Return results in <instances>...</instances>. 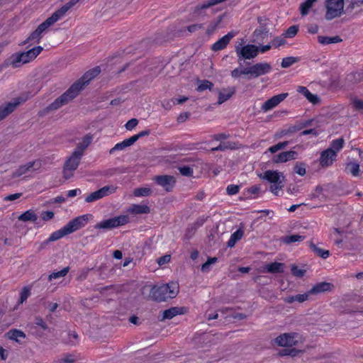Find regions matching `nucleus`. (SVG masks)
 <instances>
[{"instance_id":"nucleus-1","label":"nucleus","mask_w":363,"mask_h":363,"mask_svg":"<svg viewBox=\"0 0 363 363\" xmlns=\"http://www.w3.org/2000/svg\"><path fill=\"white\" fill-rule=\"evenodd\" d=\"M100 72L101 68L99 66L86 72L77 81L71 85L65 92L57 98L46 108L40 111L39 115L41 116H45L48 113L56 111L62 106L67 104L76 98L80 91L84 89V86L88 84L92 79L98 76Z\"/></svg>"},{"instance_id":"nucleus-2","label":"nucleus","mask_w":363,"mask_h":363,"mask_svg":"<svg viewBox=\"0 0 363 363\" xmlns=\"http://www.w3.org/2000/svg\"><path fill=\"white\" fill-rule=\"evenodd\" d=\"M43 50V47L36 46L26 52L14 53L9 58V64L13 68L19 67L34 60Z\"/></svg>"},{"instance_id":"nucleus-3","label":"nucleus","mask_w":363,"mask_h":363,"mask_svg":"<svg viewBox=\"0 0 363 363\" xmlns=\"http://www.w3.org/2000/svg\"><path fill=\"white\" fill-rule=\"evenodd\" d=\"M235 50L238 56V62L242 67V61L251 60L257 56L259 47L250 44L242 46V43H240L235 46Z\"/></svg>"},{"instance_id":"nucleus-4","label":"nucleus","mask_w":363,"mask_h":363,"mask_svg":"<svg viewBox=\"0 0 363 363\" xmlns=\"http://www.w3.org/2000/svg\"><path fill=\"white\" fill-rule=\"evenodd\" d=\"M344 5V0H325V19L331 21L341 16L345 13Z\"/></svg>"},{"instance_id":"nucleus-5","label":"nucleus","mask_w":363,"mask_h":363,"mask_svg":"<svg viewBox=\"0 0 363 363\" xmlns=\"http://www.w3.org/2000/svg\"><path fill=\"white\" fill-rule=\"evenodd\" d=\"M55 21L50 16L45 21L40 23L38 28L33 31L30 35L22 43V45H26L30 42L35 41L38 43L40 42L42 38L41 34L50 26L53 25Z\"/></svg>"},{"instance_id":"nucleus-6","label":"nucleus","mask_w":363,"mask_h":363,"mask_svg":"<svg viewBox=\"0 0 363 363\" xmlns=\"http://www.w3.org/2000/svg\"><path fill=\"white\" fill-rule=\"evenodd\" d=\"M128 216H119L107 220H104L95 225L96 229H112L128 223Z\"/></svg>"},{"instance_id":"nucleus-7","label":"nucleus","mask_w":363,"mask_h":363,"mask_svg":"<svg viewBox=\"0 0 363 363\" xmlns=\"http://www.w3.org/2000/svg\"><path fill=\"white\" fill-rule=\"evenodd\" d=\"M300 338L301 337L297 333H284L276 337L274 342L278 346L292 347L298 343Z\"/></svg>"},{"instance_id":"nucleus-8","label":"nucleus","mask_w":363,"mask_h":363,"mask_svg":"<svg viewBox=\"0 0 363 363\" xmlns=\"http://www.w3.org/2000/svg\"><path fill=\"white\" fill-rule=\"evenodd\" d=\"M117 186L113 185H107L100 189L91 193L85 198L86 203H91L99 199H101L105 196L112 194L116 192Z\"/></svg>"},{"instance_id":"nucleus-9","label":"nucleus","mask_w":363,"mask_h":363,"mask_svg":"<svg viewBox=\"0 0 363 363\" xmlns=\"http://www.w3.org/2000/svg\"><path fill=\"white\" fill-rule=\"evenodd\" d=\"M247 68L249 72L247 79H250L252 77L256 78L269 73L272 69V66L267 62H259L247 67Z\"/></svg>"},{"instance_id":"nucleus-10","label":"nucleus","mask_w":363,"mask_h":363,"mask_svg":"<svg viewBox=\"0 0 363 363\" xmlns=\"http://www.w3.org/2000/svg\"><path fill=\"white\" fill-rule=\"evenodd\" d=\"M91 216H92L91 214H85L78 216L68 222L66 224V226L69 233H74L76 230L84 227Z\"/></svg>"},{"instance_id":"nucleus-11","label":"nucleus","mask_w":363,"mask_h":363,"mask_svg":"<svg viewBox=\"0 0 363 363\" xmlns=\"http://www.w3.org/2000/svg\"><path fill=\"white\" fill-rule=\"evenodd\" d=\"M154 181L157 184L163 187L167 192L172 191L176 183L174 177L171 175L156 176Z\"/></svg>"},{"instance_id":"nucleus-12","label":"nucleus","mask_w":363,"mask_h":363,"mask_svg":"<svg viewBox=\"0 0 363 363\" xmlns=\"http://www.w3.org/2000/svg\"><path fill=\"white\" fill-rule=\"evenodd\" d=\"M169 296V294L167 291V286H164V284L160 286H154L151 289L150 296L152 299L155 301H164L167 298H171Z\"/></svg>"},{"instance_id":"nucleus-13","label":"nucleus","mask_w":363,"mask_h":363,"mask_svg":"<svg viewBox=\"0 0 363 363\" xmlns=\"http://www.w3.org/2000/svg\"><path fill=\"white\" fill-rule=\"evenodd\" d=\"M334 285L330 282L322 281L315 284L308 290L311 296H317L322 293L330 292L334 289Z\"/></svg>"},{"instance_id":"nucleus-14","label":"nucleus","mask_w":363,"mask_h":363,"mask_svg":"<svg viewBox=\"0 0 363 363\" xmlns=\"http://www.w3.org/2000/svg\"><path fill=\"white\" fill-rule=\"evenodd\" d=\"M288 96V93H282L278 95L274 96L272 98L267 100L262 106V109L264 111H267L272 109L281 101H283Z\"/></svg>"},{"instance_id":"nucleus-15","label":"nucleus","mask_w":363,"mask_h":363,"mask_svg":"<svg viewBox=\"0 0 363 363\" xmlns=\"http://www.w3.org/2000/svg\"><path fill=\"white\" fill-rule=\"evenodd\" d=\"M336 151L333 148H328L320 154V164L322 167H329L335 160Z\"/></svg>"},{"instance_id":"nucleus-16","label":"nucleus","mask_w":363,"mask_h":363,"mask_svg":"<svg viewBox=\"0 0 363 363\" xmlns=\"http://www.w3.org/2000/svg\"><path fill=\"white\" fill-rule=\"evenodd\" d=\"M20 98L14 99L13 102H9L5 105L0 106V121L6 118L10 113H11L16 108L21 104Z\"/></svg>"},{"instance_id":"nucleus-17","label":"nucleus","mask_w":363,"mask_h":363,"mask_svg":"<svg viewBox=\"0 0 363 363\" xmlns=\"http://www.w3.org/2000/svg\"><path fill=\"white\" fill-rule=\"evenodd\" d=\"M79 0H69L67 4L63 5L61 8L55 11L52 15L51 18L57 22L62 17H63L66 13L72 8L74 5H76Z\"/></svg>"},{"instance_id":"nucleus-18","label":"nucleus","mask_w":363,"mask_h":363,"mask_svg":"<svg viewBox=\"0 0 363 363\" xmlns=\"http://www.w3.org/2000/svg\"><path fill=\"white\" fill-rule=\"evenodd\" d=\"M298 152L293 150L282 152L278 155H274L272 162L274 163L286 162L289 160H295L297 158Z\"/></svg>"},{"instance_id":"nucleus-19","label":"nucleus","mask_w":363,"mask_h":363,"mask_svg":"<svg viewBox=\"0 0 363 363\" xmlns=\"http://www.w3.org/2000/svg\"><path fill=\"white\" fill-rule=\"evenodd\" d=\"M235 36L233 32H229L225 35L223 36L211 46L213 51L217 52L223 50L229 44L230 40Z\"/></svg>"},{"instance_id":"nucleus-20","label":"nucleus","mask_w":363,"mask_h":363,"mask_svg":"<svg viewBox=\"0 0 363 363\" xmlns=\"http://www.w3.org/2000/svg\"><path fill=\"white\" fill-rule=\"evenodd\" d=\"M82 156L78 152H73L71 156L65 161L64 167L70 170H76L80 163Z\"/></svg>"},{"instance_id":"nucleus-21","label":"nucleus","mask_w":363,"mask_h":363,"mask_svg":"<svg viewBox=\"0 0 363 363\" xmlns=\"http://www.w3.org/2000/svg\"><path fill=\"white\" fill-rule=\"evenodd\" d=\"M259 177L262 179L267 180L270 183H274L281 180V177L284 180L283 173L272 170H267L263 174H259Z\"/></svg>"},{"instance_id":"nucleus-22","label":"nucleus","mask_w":363,"mask_h":363,"mask_svg":"<svg viewBox=\"0 0 363 363\" xmlns=\"http://www.w3.org/2000/svg\"><path fill=\"white\" fill-rule=\"evenodd\" d=\"M5 337L9 340L15 341L16 342H17L18 344H21L22 342L21 340V338L25 339L26 337V335L22 330L15 328V329H11V330H9L5 334Z\"/></svg>"},{"instance_id":"nucleus-23","label":"nucleus","mask_w":363,"mask_h":363,"mask_svg":"<svg viewBox=\"0 0 363 363\" xmlns=\"http://www.w3.org/2000/svg\"><path fill=\"white\" fill-rule=\"evenodd\" d=\"M93 139V136L91 134H86L83 138L82 142L77 144V148L74 150V152H78L81 156H83L84 150L88 147V146L91 143Z\"/></svg>"},{"instance_id":"nucleus-24","label":"nucleus","mask_w":363,"mask_h":363,"mask_svg":"<svg viewBox=\"0 0 363 363\" xmlns=\"http://www.w3.org/2000/svg\"><path fill=\"white\" fill-rule=\"evenodd\" d=\"M297 91L304 95L306 98L313 104H317L320 101L319 97L317 95L311 93L306 86H298Z\"/></svg>"},{"instance_id":"nucleus-25","label":"nucleus","mask_w":363,"mask_h":363,"mask_svg":"<svg viewBox=\"0 0 363 363\" xmlns=\"http://www.w3.org/2000/svg\"><path fill=\"white\" fill-rule=\"evenodd\" d=\"M311 298V296L309 294V291H306L303 294H297L295 296H289L284 298V301L287 303H292L294 301H298L299 303H303L306 301H308Z\"/></svg>"},{"instance_id":"nucleus-26","label":"nucleus","mask_w":363,"mask_h":363,"mask_svg":"<svg viewBox=\"0 0 363 363\" xmlns=\"http://www.w3.org/2000/svg\"><path fill=\"white\" fill-rule=\"evenodd\" d=\"M185 308L184 307H172L163 311L162 319H172L177 315L183 314Z\"/></svg>"},{"instance_id":"nucleus-27","label":"nucleus","mask_w":363,"mask_h":363,"mask_svg":"<svg viewBox=\"0 0 363 363\" xmlns=\"http://www.w3.org/2000/svg\"><path fill=\"white\" fill-rule=\"evenodd\" d=\"M285 264L281 262H274L267 264L264 270L272 274L282 273L284 270Z\"/></svg>"},{"instance_id":"nucleus-28","label":"nucleus","mask_w":363,"mask_h":363,"mask_svg":"<svg viewBox=\"0 0 363 363\" xmlns=\"http://www.w3.org/2000/svg\"><path fill=\"white\" fill-rule=\"evenodd\" d=\"M132 214H147L150 213V208L145 204H133L128 209Z\"/></svg>"},{"instance_id":"nucleus-29","label":"nucleus","mask_w":363,"mask_h":363,"mask_svg":"<svg viewBox=\"0 0 363 363\" xmlns=\"http://www.w3.org/2000/svg\"><path fill=\"white\" fill-rule=\"evenodd\" d=\"M235 93V87H228L218 94V104H221L228 100Z\"/></svg>"},{"instance_id":"nucleus-30","label":"nucleus","mask_w":363,"mask_h":363,"mask_svg":"<svg viewBox=\"0 0 363 363\" xmlns=\"http://www.w3.org/2000/svg\"><path fill=\"white\" fill-rule=\"evenodd\" d=\"M269 33V30L267 27L266 23H261V26L253 33V37L255 38V40L256 42H258L259 40H262L264 38V36H267Z\"/></svg>"},{"instance_id":"nucleus-31","label":"nucleus","mask_w":363,"mask_h":363,"mask_svg":"<svg viewBox=\"0 0 363 363\" xmlns=\"http://www.w3.org/2000/svg\"><path fill=\"white\" fill-rule=\"evenodd\" d=\"M35 161L29 162L26 163V164L20 166L16 171H14L12 174V177L13 178L19 177L21 175L26 174L28 171H30V169L34 167L35 164Z\"/></svg>"},{"instance_id":"nucleus-32","label":"nucleus","mask_w":363,"mask_h":363,"mask_svg":"<svg viewBox=\"0 0 363 363\" xmlns=\"http://www.w3.org/2000/svg\"><path fill=\"white\" fill-rule=\"evenodd\" d=\"M318 42L323 45H329L332 43H338L342 41V39L338 36H323V35H318L317 37Z\"/></svg>"},{"instance_id":"nucleus-33","label":"nucleus","mask_w":363,"mask_h":363,"mask_svg":"<svg viewBox=\"0 0 363 363\" xmlns=\"http://www.w3.org/2000/svg\"><path fill=\"white\" fill-rule=\"evenodd\" d=\"M134 143H135V142L133 141V138H132L130 137V138H129L128 139L124 140L121 143H118L116 144L115 146L110 150L109 154L111 155L115 151L123 150L125 148H126V147H128L129 146H131Z\"/></svg>"},{"instance_id":"nucleus-34","label":"nucleus","mask_w":363,"mask_h":363,"mask_svg":"<svg viewBox=\"0 0 363 363\" xmlns=\"http://www.w3.org/2000/svg\"><path fill=\"white\" fill-rule=\"evenodd\" d=\"M70 234L66 225L61 229L53 232L48 238V241H56L62 237Z\"/></svg>"},{"instance_id":"nucleus-35","label":"nucleus","mask_w":363,"mask_h":363,"mask_svg":"<svg viewBox=\"0 0 363 363\" xmlns=\"http://www.w3.org/2000/svg\"><path fill=\"white\" fill-rule=\"evenodd\" d=\"M309 247L314 254L323 259H327L330 255L329 250L318 247L312 241L309 242Z\"/></svg>"},{"instance_id":"nucleus-36","label":"nucleus","mask_w":363,"mask_h":363,"mask_svg":"<svg viewBox=\"0 0 363 363\" xmlns=\"http://www.w3.org/2000/svg\"><path fill=\"white\" fill-rule=\"evenodd\" d=\"M18 220L23 222H36L38 220V216L33 210H28L19 216Z\"/></svg>"},{"instance_id":"nucleus-37","label":"nucleus","mask_w":363,"mask_h":363,"mask_svg":"<svg viewBox=\"0 0 363 363\" xmlns=\"http://www.w3.org/2000/svg\"><path fill=\"white\" fill-rule=\"evenodd\" d=\"M298 131V128L296 125V123L294 125H290L288 128H284L281 130L276 134L277 138H281L285 135H291L294 133Z\"/></svg>"},{"instance_id":"nucleus-38","label":"nucleus","mask_w":363,"mask_h":363,"mask_svg":"<svg viewBox=\"0 0 363 363\" xmlns=\"http://www.w3.org/2000/svg\"><path fill=\"white\" fill-rule=\"evenodd\" d=\"M224 15H220L216 19L212 21L206 29V34L210 35L214 33L218 25L222 22Z\"/></svg>"},{"instance_id":"nucleus-39","label":"nucleus","mask_w":363,"mask_h":363,"mask_svg":"<svg viewBox=\"0 0 363 363\" xmlns=\"http://www.w3.org/2000/svg\"><path fill=\"white\" fill-rule=\"evenodd\" d=\"M305 239V236L299 235H291L284 236L281 238V240L285 244H291L296 242H301Z\"/></svg>"},{"instance_id":"nucleus-40","label":"nucleus","mask_w":363,"mask_h":363,"mask_svg":"<svg viewBox=\"0 0 363 363\" xmlns=\"http://www.w3.org/2000/svg\"><path fill=\"white\" fill-rule=\"evenodd\" d=\"M69 271V267H66L63 268L60 271L55 272H52L48 276V280L50 281H51L53 279H60L61 277H65Z\"/></svg>"},{"instance_id":"nucleus-41","label":"nucleus","mask_w":363,"mask_h":363,"mask_svg":"<svg viewBox=\"0 0 363 363\" xmlns=\"http://www.w3.org/2000/svg\"><path fill=\"white\" fill-rule=\"evenodd\" d=\"M164 286H167V291L169 294V297L174 298L179 292V285L175 282H171L169 284H164Z\"/></svg>"},{"instance_id":"nucleus-42","label":"nucleus","mask_w":363,"mask_h":363,"mask_svg":"<svg viewBox=\"0 0 363 363\" xmlns=\"http://www.w3.org/2000/svg\"><path fill=\"white\" fill-rule=\"evenodd\" d=\"M235 143H232V142H227V143H220L218 146H217L216 147H213L211 149V151L212 152L224 151V150H225L227 149L233 150V149L235 148Z\"/></svg>"},{"instance_id":"nucleus-43","label":"nucleus","mask_w":363,"mask_h":363,"mask_svg":"<svg viewBox=\"0 0 363 363\" xmlns=\"http://www.w3.org/2000/svg\"><path fill=\"white\" fill-rule=\"evenodd\" d=\"M230 75L233 78L237 79L240 77L241 75H247L249 76L248 68H235L231 71Z\"/></svg>"},{"instance_id":"nucleus-44","label":"nucleus","mask_w":363,"mask_h":363,"mask_svg":"<svg viewBox=\"0 0 363 363\" xmlns=\"http://www.w3.org/2000/svg\"><path fill=\"white\" fill-rule=\"evenodd\" d=\"M306 164L304 162H296L294 167V172L300 176H304L306 173Z\"/></svg>"},{"instance_id":"nucleus-45","label":"nucleus","mask_w":363,"mask_h":363,"mask_svg":"<svg viewBox=\"0 0 363 363\" xmlns=\"http://www.w3.org/2000/svg\"><path fill=\"white\" fill-rule=\"evenodd\" d=\"M151 194V189L146 187L137 188L133 191V195L137 197L147 196H150Z\"/></svg>"},{"instance_id":"nucleus-46","label":"nucleus","mask_w":363,"mask_h":363,"mask_svg":"<svg viewBox=\"0 0 363 363\" xmlns=\"http://www.w3.org/2000/svg\"><path fill=\"white\" fill-rule=\"evenodd\" d=\"M299 59L296 57H287L282 59L281 66L283 68H288L294 63L298 62Z\"/></svg>"},{"instance_id":"nucleus-47","label":"nucleus","mask_w":363,"mask_h":363,"mask_svg":"<svg viewBox=\"0 0 363 363\" xmlns=\"http://www.w3.org/2000/svg\"><path fill=\"white\" fill-rule=\"evenodd\" d=\"M313 4L314 3L313 2L307 1H304L303 3H301L299 7L301 16H306L308 13L310 9L313 6Z\"/></svg>"},{"instance_id":"nucleus-48","label":"nucleus","mask_w":363,"mask_h":363,"mask_svg":"<svg viewBox=\"0 0 363 363\" xmlns=\"http://www.w3.org/2000/svg\"><path fill=\"white\" fill-rule=\"evenodd\" d=\"M284 187V180L283 179L281 180L278 181L277 182L272 183L270 186V191L276 196L279 195V190H281Z\"/></svg>"},{"instance_id":"nucleus-49","label":"nucleus","mask_w":363,"mask_h":363,"mask_svg":"<svg viewBox=\"0 0 363 363\" xmlns=\"http://www.w3.org/2000/svg\"><path fill=\"white\" fill-rule=\"evenodd\" d=\"M289 141H284V142H281V143H279L277 144H276L275 145H273L272 147H270L268 150L274 154L275 152H277V151L280 150H282V149H284L288 145H289Z\"/></svg>"},{"instance_id":"nucleus-50","label":"nucleus","mask_w":363,"mask_h":363,"mask_svg":"<svg viewBox=\"0 0 363 363\" xmlns=\"http://www.w3.org/2000/svg\"><path fill=\"white\" fill-rule=\"evenodd\" d=\"M344 143H345L344 139L342 138L334 140L332 142L330 148H333V150L336 151V153H337L338 151H340L342 149V147H343Z\"/></svg>"},{"instance_id":"nucleus-51","label":"nucleus","mask_w":363,"mask_h":363,"mask_svg":"<svg viewBox=\"0 0 363 363\" xmlns=\"http://www.w3.org/2000/svg\"><path fill=\"white\" fill-rule=\"evenodd\" d=\"M347 168L350 169V173L353 176H357L359 175L360 169H359V164L356 162H350L347 164Z\"/></svg>"},{"instance_id":"nucleus-52","label":"nucleus","mask_w":363,"mask_h":363,"mask_svg":"<svg viewBox=\"0 0 363 363\" xmlns=\"http://www.w3.org/2000/svg\"><path fill=\"white\" fill-rule=\"evenodd\" d=\"M298 31V26H290L283 34L285 38H293L294 37Z\"/></svg>"},{"instance_id":"nucleus-53","label":"nucleus","mask_w":363,"mask_h":363,"mask_svg":"<svg viewBox=\"0 0 363 363\" xmlns=\"http://www.w3.org/2000/svg\"><path fill=\"white\" fill-rule=\"evenodd\" d=\"M291 270L293 276L298 278L303 277L306 272L305 269H298V267L295 264L291 265Z\"/></svg>"},{"instance_id":"nucleus-54","label":"nucleus","mask_w":363,"mask_h":363,"mask_svg":"<svg viewBox=\"0 0 363 363\" xmlns=\"http://www.w3.org/2000/svg\"><path fill=\"white\" fill-rule=\"evenodd\" d=\"M34 323L36 326L40 327L43 330H47L49 329L48 324L43 320V318L40 316H35L34 319Z\"/></svg>"},{"instance_id":"nucleus-55","label":"nucleus","mask_w":363,"mask_h":363,"mask_svg":"<svg viewBox=\"0 0 363 363\" xmlns=\"http://www.w3.org/2000/svg\"><path fill=\"white\" fill-rule=\"evenodd\" d=\"M213 86V84L208 80L201 81V84L197 87L198 91H203L206 89H211Z\"/></svg>"},{"instance_id":"nucleus-56","label":"nucleus","mask_w":363,"mask_h":363,"mask_svg":"<svg viewBox=\"0 0 363 363\" xmlns=\"http://www.w3.org/2000/svg\"><path fill=\"white\" fill-rule=\"evenodd\" d=\"M180 174L185 177H191L193 175V169L189 166L179 167L178 168Z\"/></svg>"},{"instance_id":"nucleus-57","label":"nucleus","mask_w":363,"mask_h":363,"mask_svg":"<svg viewBox=\"0 0 363 363\" xmlns=\"http://www.w3.org/2000/svg\"><path fill=\"white\" fill-rule=\"evenodd\" d=\"M363 5V0H357L352 1L346 8V11L352 12L355 8Z\"/></svg>"},{"instance_id":"nucleus-58","label":"nucleus","mask_w":363,"mask_h":363,"mask_svg":"<svg viewBox=\"0 0 363 363\" xmlns=\"http://www.w3.org/2000/svg\"><path fill=\"white\" fill-rule=\"evenodd\" d=\"M240 191V186L235 184H230L226 188V192L228 195H235Z\"/></svg>"},{"instance_id":"nucleus-59","label":"nucleus","mask_w":363,"mask_h":363,"mask_svg":"<svg viewBox=\"0 0 363 363\" xmlns=\"http://www.w3.org/2000/svg\"><path fill=\"white\" fill-rule=\"evenodd\" d=\"M30 294V290L28 288L24 287L20 294L18 303H23L25 301H26Z\"/></svg>"},{"instance_id":"nucleus-60","label":"nucleus","mask_w":363,"mask_h":363,"mask_svg":"<svg viewBox=\"0 0 363 363\" xmlns=\"http://www.w3.org/2000/svg\"><path fill=\"white\" fill-rule=\"evenodd\" d=\"M138 124V120L136 118H132L125 123V127L128 130H131L135 128Z\"/></svg>"},{"instance_id":"nucleus-61","label":"nucleus","mask_w":363,"mask_h":363,"mask_svg":"<svg viewBox=\"0 0 363 363\" xmlns=\"http://www.w3.org/2000/svg\"><path fill=\"white\" fill-rule=\"evenodd\" d=\"M150 134V130L146 129L145 130L140 132L139 133H138L135 135H133L131 138H133V141L135 143L138 139H140L144 136H147Z\"/></svg>"},{"instance_id":"nucleus-62","label":"nucleus","mask_w":363,"mask_h":363,"mask_svg":"<svg viewBox=\"0 0 363 363\" xmlns=\"http://www.w3.org/2000/svg\"><path fill=\"white\" fill-rule=\"evenodd\" d=\"M286 43V40L282 37H277L275 38L272 42V45L276 48L284 45Z\"/></svg>"},{"instance_id":"nucleus-63","label":"nucleus","mask_w":363,"mask_h":363,"mask_svg":"<svg viewBox=\"0 0 363 363\" xmlns=\"http://www.w3.org/2000/svg\"><path fill=\"white\" fill-rule=\"evenodd\" d=\"M203 28V24L202 23H196L192 24L186 27V29L190 33H194L201 28Z\"/></svg>"},{"instance_id":"nucleus-64","label":"nucleus","mask_w":363,"mask_h":363,"mask_svg":"<svg viewBox=\"0 0 363 363\" xmlns=\"http://www.w3.org/2000/svg\"><path fill=\"white\" fill-rule=\"evenodd\" d=\"M54 213L52 211H43L41 213V218L43 220L45 221H48V220H51L52 218H53L54 217Z\"/></svg>"}]
</instances>
